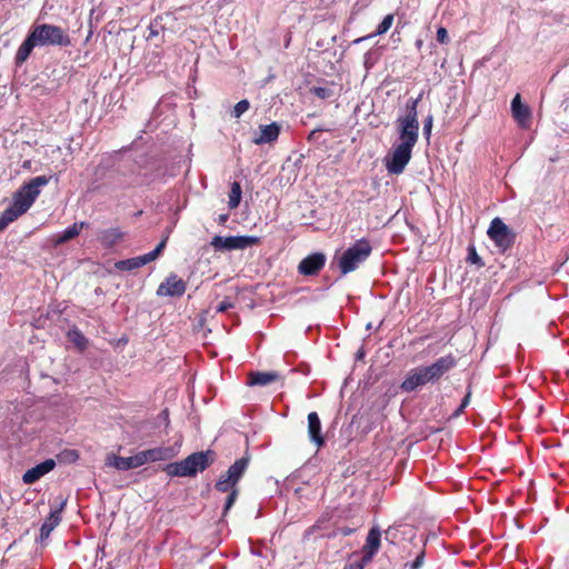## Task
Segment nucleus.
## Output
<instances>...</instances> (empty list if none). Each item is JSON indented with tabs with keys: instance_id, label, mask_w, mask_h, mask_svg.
Returning a JSON list of instances; mask_svg holds the SVG:
<instances>
[{
	"instance_id": "nucleus-1",
	"label": "nucleus",
	"mask_w": 569,
	"mask_h": 569,
	"mask_svg": "<svg viewBox=\"0 0 569 569\" xmlns=\"http://www.w3.org/2000/svg\"><path fill=\"white\" fill-rule=\"evenodd\" d=\"M69 44L70 38L61 27L49 23L36 24L18 48L14 62L17 66L24 63L36 47H67Z\"/></svg>"
},
{
	"instance_id": "nucleus-27",
	"label": "nucleus",
	"mask_w": 569,
	"mask_h": 569,
	"mask_svg": "<svg viewBox=\"0 0 569 569\" xmlns=\"http://www.w3.org/2000/svg\"><path fill=\"white\" fill-rule=\"evenodd\" d=\"M67 337L79 350L87 347L88 340L78 328L70 329Z\"/></svg>"
},
{
	"instance_id": "nucleus-39",
	"label": "nucleus",
	"mask_w": 569,
	"mask_h": 569,
	"mask_svg": "<svg viewBox=\"0 0 569 569\" xmlns=\"http://www.w3.org/2000/svg\"><path fill=\"white\" fill-rule=\"evenodd\" d=\"M338 531L342 536H349V535H351L353 532V529H351L349 527H342V528H339Z\"/></svg>"
},
{
	"instance_id": "nucleus-14",
	"label": "nucleus",
	"mask_w": 569,
	"mask_h": 569,
	"mask_svg": "<svg viewBox=\"0 0 569 569\" xmlns=\"http://www.w3.org/2000/svg\"><path fill=\"white\" fill-rule=\"evenodd\" d=\"M326 256L321 252H313L302 259L298 266V271L303 276H316L325 267Z\"/></svg>"
},
{
	"instance_id": "nucleus-34",
	"label": "nucleus",
	"mask_w": 569,
	"mask_h": 569,
	"mask_svg": "<svg viewBox=\"0 0 569 569\" xmlns=\"http://www.w3.org/2000/svg\"><path fill=\"white\" fill-rule=\"evenodd\" d=\"M433 118L429 114L423 121V134L429 138L431 134Z\"/></svg>"
},
{
	"instance_id": "nucleus-10",
	"label": "nucleus",
	"mask_w": 569,
	"mask_h": 569,
	"mask_svg": "<svg viewBox=\"0 0 569 569\" xmlns=\"http://www.w3.org/2000/svg\"><path fill=\"white\" fill-rule=\"evenodd\" d=\"M259 244V238L254 236H216L211 240L214 249H247Z\"/></svg>"
},
{
	"instance_id": "nucleus-32",
	"label": "nucleus",
	"mask_w": 569,
	"mask_h": 569,
	"mask_svg": "<svg viewBox=\"0 0 569 569\" xmlns=\"http://www.w3.org/2000/svg\"><path fill=\"white\" fill-rule=\"evenodd\" d=\"M310 91L320 99H330L333 97V91L328 87H312Z\"/></svg>"
},
{
	"instance_id": "nucleus-45",
	"label": "nucleus",
	"mask_w": 569,
	"mask_h": 569,
	"mask_svg": "<svg viewBox=\"0 0 569 569\" xmlns=\"http://www.w3.org/2000/svg\"><path fill=\"white\" fill-rule=\"evenodd\" d=\"M319 131H320V130H313V131L310 133L309 138H310V139H311V138H313V136H315L317 132H319Z\"/></svg>"
},
{
	"instance_id": "nucleus-19",
	"label": "nucleus",
	"mask_w": 569,
	"mask_h": 569,
	"mask_svg": "<svg viewBox=\"0 0 569 569\" xmlns=\"http://www.w3.org/2000/svg\"><path fill=\"white\" fill-rule=\"evenodd\" d=\"M511 113L521 128H527L529 126L531 111L527 104L521 102L519 93H517L511 101Z\"/></svg>"
},
{
	"instance_id": "nucleus-31",
	"label": "nucleus",
	"mask_w": 569,
	"mask_h": 569,
	"mask_svg": "<svg viewBox=\"0 0 569 569\" xmlns=\"http://www.w3.org/2000/svg\"><path fill=\"white\" fill-rule=\"evenodd\" d=\"M392 22H393V16L387 14L382 19V21L378 24L375 36H381V34L386 33L391 28Z\"/></svg>"
},
{
	"instance_id": "nucleus-44",
	"label": "nucleus",
	"mask_w": 569,
	"mask_h": 569,
	"mask_svg": "<svg viewBox=\"0 0 569 569\" xmlns=\"http://www.w3.org/2000/svg\"><path fill=\"white\" fill-rule=\"evenodd\" d=\"M463 410L465 408H462V406L460 405L459 408L455 411L453 416L458 417Z\"/></svg>"
},
{
	"instance_id": "nucleus-9",
	"label": "nucleus",
	"mask_w": 569,
	"mask_h": 569,
	"mask_svg": "<svg viewBox=\"0 0 569 569\" xmlns=\"http://www.w3.org/2000/svg\"><path fill=\"white\" fill-rule=\"evenodd\" d=\"M370 251H342L337 253L332 260V264H337L341 274L345 276L356 270L360 263L367 260Z\"/></svg>"
},
{
	"instance_id": "nucleus-28",
	"label": "nucleus",
	"mask_w": 569,
	"mask_h": 569,
	"mask_svg": "<svg viewBox=\"0 0 569 569\" xmlns=\"http://www.w3.org/2000/svg\"><path fill=\"white\" fill-rule=\"evenodd\" d=\"M241 194H242V190H241L240 183L237 181H233L231 183L229 201H228V206L230 209H236L239 206V203L241 201Z\"/></svg>"
},
{
	"instance_id": "nucleus-6",
	"label": "nucleus",
	"mask_w": 569,
	"mask_h": 569,
	"mask_svg": "<svg viewBox=\"0 0 569 569\" xmlns=\"http://www.w3.org/2000/svg\"><path fill=\"white\" fill-rule=\"evenodd\" d=\"M211 452H196L188 456L186 459L169 463L166 471L171 477H192L199 471L204 470L210 463Z\"/></svg>"
},
{
	"instance_id": "nucleus-3",
	"label": "nucleus",
	"mask_w": 569,
	"mask_h": 569,
	"mask_svg": "<svg viewBox=\"0 0 569 569\" xmlns=\"http://www.w3.org/2000/svg\"><path fill=\"white\" fill-rule=\"evenodd\" d=\"M50 179L47 176L34 177L14 193L12 203L0 216V231L29 210Z\"/></svg>"
},
{
	"instance_id": "nucleus-2",
	"label": "nucleus",
	"mask_w": 569,
	"mask_h": 569,
	"mask_svg": "<svg viewBox=\"0 0 569 569\" xmlns=\"http://www.w3.org/2000/svg\"><path fill=\"white\" fill-rule=\"evenodd\" d=\"M50 179L47 176L34 177L14 193L12 203L0 216V231L29 210Z\"/></svg>"
},
{
	"instance_id": "nucleus-26",
	"label": "nucleus",
	"mask_w": 569,
	"mask_h": 569,
	"mask_svg": "<svg viewBox=\"0 0 569 569\" xmlns=\"http://www.w3.org/2000/svg\"><path fill=\"white\" fill-rule=\"evenodd\" d=\"M83 227H84V222H74L72 226L68 227L61 233L56 236L54 244L56 246L63 244L64 242L74 238L76 236H78L80 233V231L82 230Z\"/></svg>"
},
{
	"instance_id": "nucleus-15",
	"label": "nucleus",
	"mask_w": 569,
	"mask_h": 569,
	"mask_svg": "<svg viewBox=\"0 0 569 569\" xmlns=\"http://www.w3.org/2000/svg\"><path fill=\"white\" fill-rule=\"evenodd\" d=\"M160 252L161 251H149L142 256L120 260L114 263V267L120 271H133L156 260Z\"/></svg>"
},
{
	"instance_id": "nucleus-22",
	"label": "nucleus",
	"mask_w": 569,
	"mask_h": 569,
	"mask_svg": "<svg viewBox=\"0 0 569 569\" xmlns=\"http://www.w3.org/2000/svg\"><path fill=\"white\" fill-rule=\"evenodd\" d=\"M142 466L147 462L162 461L172 458L173 453L170 448L158 447L140 451Z\"/></svg>"
},
{
	"instance_id": "nucleus-25",
	"label": "nucleus",
	"mask_w": 569,
	"mask_h": 569,
	"mask_svg": "<svg viewBox=\"0 0 569 569\" xmlns=\"http://www.w3.org/2000/svg\"><path fill=\"white\" fill-rule=\"evenodd\" d=\"M280 378L279 373L270 372H252L250 373L249 383L252 386H267Z\"/></svg>"
},
{
	"instance_id": "nucleus-40",
	"label": "nucleus",
	"mask_w": 569,
	"mask_h": 569,
	"mask_svg": "<svg viewBox=\"0 0 569 569\" xmlns=\"http://www.w3.org/2000/svg\"><path fill=\"white\" fill-rule=\"evenodd\" d=\"M471 391L469 390L461 401L462 408H466L470 402Z\"/></svg>"
},
{
	"instance_id": "nucleus-29",
	"label": "nucleus",
	"mask_w": 569,
	"mask_h": 569,
	"mask_svg": "<svg viewBox=\"0 0 569 569\" xmlns=\"http://www.w3.org/2000/svg\"><path fill=\"white\" fill-rule=\"evenodd\" d=\"M79 452L74 449H64L58 456L57 459L60 463H74L79 459Z\"/></svg>"
},
{
	"instance_id": "nucleus-41",
	"label": "nucleus",
	"mask_w": 569,
	"mask_h": 569,
	"mask_svg": "<svg viewBox=\"0 0 569 569\" xmlns=\"http://www.w3.org/2000/svg\"><path fill=\"white\" fill-rule=\"evenodd\" d=\"M158 36V30L156 27L153 26H150L149 27V36H148V39H151L153 37H157Z\"/></svg>"
},
{
	"instance_id": "nucleus-21",
	"label": "nucleus",
	"mask_w": 569,
	"mask_h": 569,
	"mask_svg": "<svg viewBox=\"0 0 569 569\" xmlns=\"http://www.w3.org/2000/svg\"><path fill=\"white\" fill-rule=\"evenodd\" d=\"M127 232L122 231L118 227L104 229L99 232L98 239L103 246H116L124 241Z\"/></svg>"
},
{
	"instance_id": "nucleus-42",
	"label": "nucleus",
	"mask_w": 569,
	"mask_h": 569,
	"mask_svg": "<svg viewBox=\"0 0 569 569\" xmlns=\"http://www.w3.org/2000/svg\"><path fill=\"white\" fill-rule=\"evenodd\" d=\"M228 217L229 216L227 213H221V214H219L217 220L219 223H224L228 220Z\"/></svg>"
},
{
	"instance_id": "nucleus-8",
	"label": "nucleus",
	"mask_w": 569,
	"mask_h": 569,
	"mask_svg": "<svg viewBox=\"0 0 569 569\" xmlns=\"http://www.w3.org/2000/svg\"><path fill=\"white\" fill-rule=\"evenodd\" d=\"M488 236L502 249L512 247L516 240V233L500 218L491 221Z\"/></svg>"
},
{
	"instance_id": "nucleus-33",
	"label": "nucleus",
	"mask_w": 569,
	"mask_h": 569,
	"mask_svg": "<svg viewBox=\"0 0 569 569\" xmlns=\"http://www.w3.org/2000/svg\"><path fill=\"white\" fill-rule=\"evenodd\" d=\"M467 261L472 264H478L479 267L483 266L481 258L479 257L477 251H469Z\"/></svg>"
},
{
	"instance_id": "nucleus-38",
	"label": "nucleus",
	"mask_w": 569,
	"mask_h": 569,
	"mask_svg": "<svg viewBox=\"0 0 569 569\" xmlns=\"http://www.w3.org/2000/svg\"><path fill=\"white\" fill-rule=\"evenodd\" d=\"M351 249H359V250L370 249V246L365 239H361Z\"/></svg>"
},
{
	"instance_id": "nucleus-24",
	"label": "nucleus",
	"mask_w": 569,
	"mask_h": 569,
	"mask_svg": "<svg viewBox=\"0 0 569 569\" xmlns=\"http://www.w3.org/2000/svg\"><path fill=\"white\" fill-rule=\"evenodd\" d=\"M66 501H62L60 507L50 512L49 517L43 521L40 528V539H47L52 530L60 523L61 516L60 512L63 509Z\"/></svg>"
},
{
	"instance_id": "nucleus-12",
	"label": "nucleus",
	"mask_w": 569,
	"mask_h": 569,
	"mask_svg": "<svg viewBox=\"0 0 569 569\" xmlns=\"http://www.w3.org/2000/svg\"><path fill=\"white\" fill-rule=\"evenodd\" d=\"M187 289L186 282L177 274L171 273L157 289L160 297H181Z\"/></svg>"
},
{
	"instance_id": "nucleus-7",
	"label": "nucleus",
	"mask_w": 569,
	"mask_h": 569,
	"mask_svg": "<svg viewBox=\"0 0 569 569\" xmlns=\"http://www.w3.org/2000/svg\"><path fill=\"white\" fill-rule=\"evenodd\" d=\"M413 147L393 143L385 158V166L390 174H400L405 171L412 157Z\"/></svg>"
},
{
	"instance_id": "nucleus-36",
	"label": "nucleus",
	"mask_w": 569,
	"mask_h": 569,
	"mask_svg": "<svg viewBox=\"0 0 569 569\" xmlns=\"http://www.w3.org/2000/svg\"><path fill=\"white\" fill-rule=\"evenodd\" d=\"M437 40L440 42V43H447L449 41V37H448V32L446 30V28L443 27H440L438 30H437Z\"/></svg>"
},
{
	"instance_id": "nucleus-18",
	"label": "nucleus",
	"mask_w": 569,
	"mask_h": 569,
	"mask_svg": "<svg viewBox=\"0 0 569 569\" xmlns=\"http://www.w3.org/2000/svg\"><path fill=\"white\" fill-rule=\"evenodd\" d=\"M56 467V461L53 459H47L31 469L27 470L22 476V481L26 485H32L41 479L43 476L52 471Z\"/></svg>"
},
{
	"instance_id": "nucleus-43",
	"label": "nucleus",
	"mask_w": 569,
	"mask_h": 569,
	"mask_svg": "<svg viewBox=\"0 0 569 569\" xmlns=\"http://www.w3.org/2000/svg\"><path fill=\"white\" fill-rule=\"evenodd\" d=\"M166 240H161L153 249H164Z\"/></svg>"
},
{
	"instance_id": "nucleus-35",
	"label": "nucleus",
	"mask_w": 569,
	"mask_h": 569,
	"mask_svg": "<svg viewBox=\"0 0 569 569\" xmlns=\"http://www.w3.org/2000/svg\"><path fill=\"white\" fill-rule=\"evenodd\" d=\"M425 561V551H421L416 559L410 563L411 569H420Z\"/></svg>"
},
{
	"instance_id": "nucleus-13",
	"label": "nucleus",
	"mask_w": 569,
	"mask_h": 569,
	"mask_svg": "<svg viewBox=\"0 0 569 569\" xmlns=\"http://www.w3.org/2000/svg\"><path fill=\"white\" fill-rule=\"evenodd\" d=\"M456 366V359L451 355H447L437 359L432 365L423 367L430 382L440 379L445 373Z\"/></svg>"
},
{
	"instance_id": "nucleus-30",
	"label": "nucleus",
	"mask_w": 569,
	"mask_h": 569,
	"mask_svg": "<svg viewBox=\"0 0 569 569\" xmlns=\"http://www.w3.org/2000/svg\"><path fill=\"white\" fill-rule=\"evenodd\" d=\"M250 108V102L247 99L240 100L232 109L231 117L239 119Z\"/></svg>"
},
{
	"instance_id": "nucleus-11",
	"label": "nucleus",
	"mask_w": 569,
	"mask_h": 569,
	"mask_svg": "<svg viewBox=\"0 0 569 569\" xmlns=\"http://www.w3.org/2000/svg\"><path fill=\"white\" fill-rule=\"evenodd\" d=\"M380 540H381V533L378 528H371L367 539L366 543L363 546V556L360 560V562L356 563L355 566L357 569H363L366 565H368L375 555L378 552L380 548Z\"/></svg>"
},
{
	"instance_id": "nucleus-4",
	"label": "nucleus",
	"mask_w": 569,
	"mask_h": 569,
	"mask_svg": "<svg viewBox=\"0 0 569 569\" xmlns=\"http://www.w3.org/2000/svg\"><path fill=\"white\" fill-rule=\"evenodd\" d=\"M421 99L410 98L407 101V113L396 120L397 140L395 143L415 147L419 138V121L417 107Z\"/></svg>"
},
{
	"instance_id": "nucleus-37",
	"label": "nucleus",
	"mask_w": 569,
	"mask_h": 569,
	"mask_svg": "<svg viewBox=\"0 0 569 569\" xmlns=\"http://www.w3.org/2000/svg\"><path fill=\"white\" fill-rule=\"evenodd\" d=\"M232 307L233 306L231 302L224 300V301H221L220 303H218V306L216 307V310H217V312H224Z\"/></svg>"
},
{
	"instance_id": "nucleus-5",
	"label": "nucleus",
	"mask_w": 569,
	"mask_h": 569,
	"mask_svg": "<svg viewBox=\"0 0 569 569\" xmlns=\"http://www.w3.org/2000/svg\"><path fill=\"white\" fill-rule=\"evenodd\" d=\"M249 460L247 458L238 459L216 482V489L218 491L229 492L224 503L223 516L227 515L238 498L239 491L236 486L247 470Z\"/></svg>"
},
{
	"instance_id": "nucleus-23",
	"label": "nucleus",
	"mask_w": 569,
	"mask_h": 569,
	"mask_svg": "<svg viewBox=\"0 0 569 569\" xmlns=\"http://www.w3.org/2000/svg\"><path fill=\"white\" fill-rule=\"evenodd\" d=\"M308 435L310 440L318 447L325 443V439L321 435V422L317 412H310L308 415Z\"/></svg>"
},
{
	"instance_id": "nucleus-16",
	"label": "nucleus",
	"mask_w": 569,
	"mask_h": 569,
	"mask_svg": "<svg viewBox=\"0 0 569 569\" xmlns=\"http://www.w3.org/2000/svg\"><path fill=\"white\" fill-rule=\"evenodd\" d=\"M430 382L423 367H417L411 369L405 380L402 381L400 388L406 392H411L416 390L418 387H422Z\"/></svg>"
},
{
	"instance_id": "nucleus-17",
	"label": "nucleus",
	"mask_w": 569,
	"mask_h": 569,
	"mask_svg": "<svg viewBox=\"0 0 569 569\" xmlns=\"http://www.w3.org/2000/svg\"><path fill=\"white\" fill-rule=\"evenodd\" d=\"M106 465L114 469L126 471L142 466L140 453H136L131 457H119L116 455H109L106 459Z\"/></svg>"
},
{
	"instance_id": "nucleus-20",
	"label": "nucleus",
	"mask_w": 569,
	"mask_h": 569,
	"mask_svg": "<svg viewBox=\"0 0 569 569\" xmlns=\"http://www.w3.org/2000/svg\"><path fill=\"white\" fill-rule=\"evenodd\" d=\"M280 133V126L277 122L259 126V132L252 139L254 144H264L274 142Z\"/></svg>"
}]
</instances>
